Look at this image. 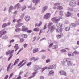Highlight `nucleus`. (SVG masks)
I'll use <instances>...</instances> for the list:
<instances>
[{"mask_svg":"<svg viewBox=\"0 0 79 79\" xmlns=\"http://www.w3.org/2000/svg\"><path fill=\"white\" fill-rule=\"evenodd\" d=\"M14 50H12L11 51V50H9L8 52H6V55H9V53H10V57L8 59V61H10V60H11V58H12V57L13 56V53H14Z\"/></svg>","mask_w":79,"mask_h":79,"instance_id":"nucleus-1","label":"nucleus"},{"mask_svg":"<svg viewBox=\"0 0 79 79\" xmlns=\"http://www.w3.org/2000/svg\"><path fill=\"white\" fill-rule=\"evenodd\" d=\"M69 5L70 6L72 7H74L76 5V1L74 0H72L70 1L69 2Z\"/></svg>","mask_w":79,"mask_h":79,"instance_id":"nucleus-2","label":"nucleus"},{"mask_svg":"<svg viewBox=\"0 0 79 79\" xmlns=\"http://www.w3.org/2000/svg\"><path fill=\"white\" fill-rule=\"evenodd\" d=\"M50 15H51V14L50 13H47L45 15H44V18L45 19H47L48 18H49L50 17Z\"/></svg>","mask_w":79,"mask_h":79,"instance_id":"nucleus-3","label":"nucleus"},{"mask_svg":"<svg viewBox=\"0 0 79 79\" xmlns=\"http://www.w3.org/2000/svg\"><path fill=\"white\" fill-rule=\"evenodd\" d=\"M59 73L62 76H67L66 73L63 70H61L59 72Z\"/></svg>","mask_w":79,"mask_h":79,"instance_id":"nucleus-4","label":"nucleus"},{"mask_svg":"<svg viewBox=\"0 0 79 79\" xmlns=\"http://www.w3.org/2000/svg\"><path fill=\"white\" fill-rule=\"evenodd\" d=\"M29 29H28V28H26L25 27V26H23L22 27V31H23V32H27L28 31Z\"/></svg>","mask_w":79,"mask_h":79,"instance_id":"nucleus-5","label":"nucleus"},{"mask_svg":"<svg viewBox=\"0 0 79 79\" xmlns=\"http://www.w3.org/2000/svg\"><path fill=\"white\" fill-rule=\"evenodd\" d=\"M6 34V31L3 30L0 32V36H2V35H4Z\"/></svg>","mask_w":79,"mask_h":79,"instance_id":"nucleus-6","label":"nucleus"},{"mask_svg":"<svg viewBox=\"0 0 79 79\" xmlns=\"http://www.w3.org/2000/svg\"><path fill=\"white\" fill-rule=\"evenodd\" d=\"M52 21H53V22H54L55 23H57V22H58V21H59L60 20V19H57V18L54 17L52 18Z\"/></svg>","mask_w":79,"mask_h":79,"instance_id":"nucleus-7","label":"nucleus"},{"mask_svg":"<svg viewBox=\"0 0 79 79\" xmlns=\"http://www.w3.org/2000/svg\"><path fill=\"white\" fill-rule=\"evenodd\" d=\"M25 19L26 21L28 22V21H30L31 20V18L30 17V16L28 15H27L25 17Z\"/></svg>","mask_w":79,"mask_h":79,"instance_id":"nucleus-8","label":"nucleus"},{"mask_svg":"<svg viewBox=\"0 0 79 79\" xmlns=\"http://www.w3.org/2000/svg\"><path fill=\"white\" fill-rule=\"evenodd\" d=\"M39 58H35V57H32L30 59V60L31 61H33L34 62H35L36 61H37L38 60H39Z\"/></svg>","mask_w":79,"mask_h":79,"instance_id":"nucleus-9","label":"nucleus"},{"mask_svg":"<svg viewBox=\"0 0 79 79\" xmlns=\"http://www.w3.org/2000/svg\"><path fill=\"white\" fill-rule=\"evenodd\" d=\"M48 8V6H45L44 7H43L42 9V13H44L46 10Z\"/></svg>","mask_w":79,"mask_h":79,"instance_id":"nucleus-10","label":"nucleus"},{"mask_svg":"<svg viewBox=\"0 0 79 79\" xmlns=\"http://www.w3.org/2000/svg\"><path fill=\"white\" fill-rule=\"evenodd\" d=\"M56 31L57 32L60 33V32H62V29L61 28L59 27L56 30Z\"/></svg>","mask_w":79,"mask_h":79,"instance_id":"nucleus-11","label":"nucleus"},{"mask_svg":"<svg viewBox=\"0 0 79 79\" xmlns=\"http://www.w3.org/2000/svg\"><path fill=\"white\" fill-rule=\"evenodd\" d=\"M35 74H36V73L35 72H34L32 73V76L30 77H29L28 78V79H32V78H33L35 76Z\"/></svg>","mask_w":79,"mask_h":79,"instance_id":"nucleus-12","label":"nucleus"},{"mask_svg":"<svg viewBox=\"0 0 79 79\" xmlns=\"http://www.w3.org/2000/svg\"><path fill=\"white\" fill-rule=\"evenodd\" d=\"M42 22L41 21L39 22V24L38 23H35V27H39V26H40L41 25H42Z\"/></svg>","mask_w":79,"mask_h":79,"instance_id":"nucleus-13","label":"nucleus"},{"mask_svg":"<svg viewBox=\"0 0 79 79\" xmlns=\"http://www.w3.org/2000/svg\"><path fill=\"white\" fill-rule=\"evenodd\" d=\"M54 71L53 70H51L49 71L48 73V76H51V75H53L54 74Z\"/></svg>","mask_w":79,"mask_h":79,"instance_id":"nucleus-14","label":"nucleus"},{"mask_svg":"<svg viewBox=\"0 0 79 79\" xmlns=\"http://www.w3.org/2000/svg\"><path fill=\"white\" fill-rule=\"evenodd\" d=\"M39 49L38 48H35L33 49V53H37V52H38Z\"/></svg>","mask_w":79,"mask_h":79,"instance_id":"nucleus-15","label":"nucleus"},{"mask_svg":"<svg viewBox=\"0 0 79 79\" xmlns=\"http://www.w3.org/2000/svg\"><path fill=\"white\" fill-rule=\"evenodd\" d=\"M15 8L16 7H17L18 9H21V6L20 5L19 3L17 4L15 6Z\"/></svg>","mask_w":79,"mask_h":79,"instance_id":"nucleus-16","label":"nucleus"},{"mask_svg":"<svg viewBox=\"0 0 79 79\" xmlns=\"http://www.w3.org/2000/svg\"><path fill=\"white\" fill-rule=\"evenodd\" d=\"M32 1L33 3H34L35 4H37L40 2V0H32Z\"/></svg>","mask_w":79,"mask_h":79,"instance_id":"nucleus-17","label":"nucleus"},{"mask_svg":"<svg viewBox=\"0 0 79 79\" xmlns=\"http://www.w3.org/2000/svg\"><path fill=\"white\" fill-rule=\"evenodd\" d=\"M63 34H59L56 37L57 38V39H59L61 38V37H63Z\"/></svg>","mask_w":79,"mask_h":79,"instance_id":"nucleus-18","label":"nucleus"},{"mask_svg":"<svg viewBox=\"0 0 79 79\" xmlns=\"http://www.w3.org/2000/svg\"><path fill=\"white\" fill-rule=\"evenodd\" d=\"M68 55L69 56H74V55L72 52H69L68 53Z\"/></svg>","mask_w":79,"mask_h":79,"instance_id":"nucleus-19","label":"nucleus"},{"mask_svg":"<svg viewBox=\"0 0 79 79\" xmlns=\"http://www.w3.org/2000/svg\"><path fill=\"white\" fill-rule=\"evenodd\" d=\"M14 48L16 49L15 50V52L17 51V50H18V48H19V47H18V44H16L15 46L14 47Z\"/></svg>","mask_w":79,"mask_h":79,"instance_id":"nucleus-20","label":"nucleus"},{"mask_svg":"<svg viewBox=\"0 0 79 79\" xmlns=\"http://www.w3.org/2000/svg\"><path fill=\"white\" fill-rule=\"evenodd\" d=\"M33 31L34 32H39V28L38 27L35 28L34 29Z\"/></svg>","mask_w":79,"mask_h":79,"instance_id":"nucleus-21","label":"nucleus"},{"mask_svg":"<svg viewBox=\"0 0 79 79\" xmlns=\"http://www.w3.org/2000/svg\"><path fill=\"white\" fill-rule=\"evenodd\" d=\"M12 64L11 63H10L8 65V66L7 67V71H10V66H11V65Z\"/></svg>","mask_w":79,"mask_h":79,"instance_id":"nucleus-22","label":"nucleus"},{"mask_svg":"<svg viewBox=\"0 0 79 79\" xmlns=\"http://www.w3.org/2000/svg\"><path fill=\"white\" fill-rule=\"evenodd\" d=\"M72 64H73L72 63V62L70 61L68 62L67 63V65H68V66H73Z\"/></svg>","mask_w":79,"mask_h":79,"instance_id":"nucleus-23","label":"nucleus"},{"mask_svg":"<svg viewBox=\"0 0 79 79\" xmlns=\"http://www.w3.org/2000/svg\"><path fill=\"white\" fill-rule=\"evenodd\" d=\"M21 36L24 38H27V35L26 34H22L21 35Z\"/></svg>","mask_w":79,"mask_h":79,"instance_id":"nucleus-24","label":"nucleus"},{"mask_svg":"<svg viewBox=\"0 0 79 79\" xmlns=\"http://www.w3.org/2000/svg\"><path fill=\"white\" fill-rule=\"evenodd\" d=\"M40 68L38 66H36L34 69L35 71H37V70H38V69H40Z\"/></svg>","mask_w":79,"mask_h":79,"instance_id":"nucleus-25","label":"nucleus"},{"mask_svg":"<svg viewBox=\"0 0 79 79\" xmlns=\"http://www.w3.org/2000/svg\"><path fill=\"white\" fill-rule=\"evenodd\" d=\"M57 9L58 10H63V8L61 6H57Z\"/></svg>","mask_w":79,"mask_h":79,"instance_id":"nucleus-26","label":"nucleus"},{"mask_svg":"<svg viewBox=\"0 0 79 79\" xmlns=\"http://www.w3.org/2000/svg\"><path fill=\"white\" fill-rule=\"evenodd\" d=\"M19 61V59H18L17 60H16L14 62V65L15 66V65H16L18 63V61Z\"/></svg>","mask_w":79,"mask_h":79,"instance_id":"nucleus-27","label":"nucleus"},{"mask_svg":"<svg viewBox=\"0 0 79 79\" xmlns=\"http://www.w3.org/2000/svg\"><path fill=\"white\" fill-rule=\"evenodd\" d=\"M51 30H55L56 29V27L54 25H53L51 27Z\"/></svg>","mask_w":79,"mask_h":79,"instance_id":"nucleus-28","label":"nucleus"},{"mask_svg":"<svg viewBox=\"0 0 79 79\" xmlns=\"http://www.w3.org/2000/svg\"><path fill=\"white\" fill-rule=\"evenodd\" d=\"M26 8V5H23L22 7V11H23Z\"/></svg>","mask_w":79,"mask_h":79,"instance_id":"nucleus-29","label":"nucleus"},{"mask_svg":"<svg viewBox=\"0 0 79 79\" xmlns=\"http://www.w3.org/2000/svg\"><path fill=\"white\" fill-rule=\"evenodd\" d=\"M65 29L66 31H69L70 30V27H67L65 28Z\"/></svg>","mask_w":79,"mask_h":79,"instance_id":"nucleus-30","label":"nucleus"},{"mask_svg":"<svg viewBox=\"0 0 79 79\" xmlns=\"http://www.w3.org/2000/svg\"><path fill=\"white\" fill-rule=\"evenodd\" d=\"M22 23L18 24L16 25L15 27H20V26H22Z\"/></svg>","mask_w":79,"mask_h":79,"instance_id":"nucleus-31","label":"nucleus"},{"mask_svg":"<svg viewBox=\"0 0 79 79\" xmlns=\"http://www.w3.org/2000/svg\"><path fill=\"white\" fill-rule=\"evenodd\" d=\"M58 48V45H53L52 47L53 49H56V48Z\"/></svg>","mask_w":79,"mask_h":79,"instance_id":"nucleus-32","label":"nucleus"},{"mask_svg":"<svg viewBox=\"0 0 79 79\" xmlns=\"http://www.w3.org/2000/svg\"><path fill=\"white\" fill-rule=\"evenodd\" d=\"M13 6H11L9 8V12H11V10H13Z\"/></svg>","mask_w":79,"mask_h":79,"instance_id":"nucleus-33","label":"nucleus"},{"mask_svg":"<svg viewBox=\"0 0 79 79\" xmlns=\"http://www.w3.org/2000/svg\"><path fill=\"white\" fill-rule=\"evenodd\" d=\"M15 31L17 32H19L21 31V29L20 28H17L15 29Z\"/></svg>","mask_w":79,"mask_h":79,"instance_id":"nucleus-34","label":"nucleus"},{"mask_svg":"<svg viewBox=\"0 0 79 79\" xmlns=\"http://www.w3.org/2000/svg\"><path fill=\"white\" fill-rule=\"evenodd\" d=\"M47 69V67H44L42 69V72H43L44 70H45V69Z\"/></svg>","mask_w":79,"mask_h":79,"instance_id":"nucleus-35","label":"nucleus"},{"mask_svg":"<svg viewBox=\"0 0 79 79\" xmlns=\"http://www.w3.org/2000/svg\"><path fill=\"white\" fill-rule=\"evenodd\" d=\"M23 50V48H21L20 49V50H19L18 51V53L17 54V55H18V54H19V53H20V52L22 51Z\"/></svg>","mask_w":79,"mask_h":79,"instance_id":"nucleus-36","label":"nucleus"},{"mask_svg":"<svg viewBox=\"0 0 79 79\" xmlns=\"http://www.w3.org/2000/svg\"><path fill=\"white\" fill-rule=\"evenodd\" d=\"M24 41V39L23 38H22L20 39V42H21V43H22V42H23Z\"/></svg>","mask_w":79,"mask_h":79,"instance_id":"nucleus-37","label":"nucleus"},{"mask_svg":"<svg viewBox=\"0 0 79 79\" xmlns=\"http://www.w3.org/2000/svg\"><path fill=\"white\" fill-rule=\"evenodd\" d=\"M24 60H23L18 65V66H21L23 63L24 62Z\"/></svg>","mask_w":79,"mask_h":79,"instance_id":"nucleus-38","label":"nucleus"},{"mask_svg":"<svg viewBox=\"0 0 79 79\" xmlns=\"http://www.w3.org/2000/svg\"><path fill=\"white\" fill-rule=\"evenodd\" d=\"M53 24V23L52 22L49 23L48 25V27H49L50 26H52Z\"/></svg>","mask_w":79,"mask_h":79,"instance_id":"nucleus-39","label":"nucleus"},{"mask_svg":"<svg viewBox=\"0 0 79 79\" xmlns=\"http://www.w3.org/2000/svg\"><path fill=\"white\" fill-rule=\"evenodd\" d=\"M47 69H53V66H50L48 67H47Z\"/></svg>","mask_w":79,"mask_h":79,"instance_id":"nucleus-40","label":"nucleus"},{"mask_svg":"<svg viewBox=\"0 0 79 79\" xmlns=\"http://www.w3.org/2000/svg\"><path fill=\"white\" fill-rule=\"evenodd\" d=\"M68 11H73V9L69 7L68 8Z\"/></svg>","mask_w":79,"mask_h":79,"instance_id":"nucleus-41","label":"nucleus"},{"mask_svg":"<svg viewBox=\"0 0 79 79\" xmlns=\"http://www.w3.org/2000/svg\"><path fill=\"white\" fill-rule=\"evenodd\" d=\"M60 52L61 53H63V52H66V50L65 49H63L61 50Z\"/></svg>","mask_w":79,"mask_h":79,"instance_id":"nucleus-42","label":"nucleus"},{"mask_svg":"<svg viewBox=\"0 0 79 79\" xmlns=\"http://www.w3.org/2000/svg\"><path fill=\"white\" fill-rule=\"evenodd\" d=\"M70 60H71V59L69 58H67L66 59V61L67 63L70 61Z\"/></svg>","mask_w":79,"mask_h":79,"instance_id":"nucleus-43","label":"nucleus"},{"mask_svg":"<svg viewBox=\"0 0 79 79\" xmlns=\"http://www.w3.org/2000/svg\"><path fill=\"white\" fill-rule=\"evenodd\" d=\"M71 25H72V26L73 27H75L76 26V24L74 23L72 24Z\"/></svg>","mask_w":79,"mask_h":79,"instance_id":"nucleus-44","label":"nucleus"},{"mask_svg":"<svg viewBox=\"0 0 79 79\" xmlns=\"http://www.w3.org/2000/svg\"><path fill=\"white\" fill-rule=\"evenodd\" d=\"M6 26H7V24L6 23H5L3 25L2 27H6Z\"/></svg>","mask_w":79,"mask_h":79,"instance_id":"nucleus-45","label":"nucleus"},{"mask_svg":"<svg viewBox=\"0 0 79 79\" xmlns=\"http://www.w3.org/2000/svg\"><path fill=\"white\" fill-rule=\"evenodd\" d=\"M31 64L32 62H30L27 64V66H30V65H31Z\"/></svg>","mask_w":79,"mask_h":79,"instance_id":"nucleus-46","label":"nucleus"},{"mask_svg":"<svg viewBox=\"0 0 79 79\" xmlns=\"http://www.w3.org/2000/svg\"><path fill=\"white\" fill-rule=\"evenodd\" d=\"M29 75V73L27 72V73H26L24 75V77H27V76H28Z\"/></svg>","mask_w":79,"mask_h":79,"instance_id":"nucleus-47","label":"nucleus"},{"mask_svg":"<svg viewBox=\"0 0 79 79\" xmlns=\"http://www.w3.org/2000/svg\"><path fill=\"white\" fill-rule=\"evenodd\" d=\"M53 68H56V64H54L53 65H52Z\"/></svg>","mask_w":79,"mask_h":79,"instance_id":"nucleus-48","label":"nucleus"},{"mask_svg":"<svg viewBox=\"0 0 79 79\" xmlns=\"http://www.w3.org/2000/svg\"><path fill=\"white\" fill-rule=\"evenodd\" d=\"M49 62H50V59H48L46 60V63H49Z\"/></svg>","mask_w":79,"mask_h":79,"instance_id":"nucleus-49","label":"nucleus"},{"mask_svg":"<svg viewBox=\"0 0 79 79\" xmlns=\"http://www.w3.org/2000/svg\"><path fill=\"white\" fill-rule=\"evenodd\" d=\"M60 5V3H56L55 4H54V6H56L58 5Z\"/></svg>","mask_w":79,"mask_h":79,"instance_id":"nucleus-50","label":"nucleus"},{"mask_svg":"<svg viewBox=\"0 0 79 79\" xmlns=\"http://www.w3.org/2000/svg\"><path fill=\"white\" fill-rule=\"evenodd\" d=\"M53 45V43H52L49 45V47H52Z\"/></svg>","mask_w":79,"mask_h":79,"instance_id":"nucleus-51","label":"nucleus"},{"mask_svg":"<svg viewBox=\"0 0 79 79\" xmlns=\"http://www.w3.org/2000/svg\"><path fill=\"white\" fill-rule=\"evenodd\" d=\"M73 53H74L75 54H79V52H77V51H75Z\"/></svg>","mask_w":79,"mask_h":79,"instance_id":"nucleus-52","label":"nucleus"},{"mask_svg":"<svg viewBox=\"0 0 79 79\" xmlns=\"http://www.w3.org/2000/svg\"><path fill=\"white\" fill-rule=\"evenodd\" d=\"M32 30H27V33H31L32 32Z\"/></svg>","mask_w":79,"mask_h":79,"instance_id":"nucleus-53","label":"nucleus"},{"mask_svg":"<svg viewBox=\"0 0 79 79\" xmlns=\"http://www.w3.org/2000/svg\"><path fill=\"white\" fill-rule=\"evenodd\" d=\"M15 42V40H12L10 41V44H11L12 42Z\"/></svg>","mask_w":79,"mask_h":79,"instance_id":"nucleus-54","label":"nucleus"},{"mask_svg":"<svg viewBox=\"0 0 79 79\" xmlns=\"http://www.w3.org/2000/svg\"><path fill=\"white\" fill-rule=\"evenodd\" d=\"M47 28V24H45L43 28V30H44Z\"/></svg>","mask_w":79,"mask_h":79,"instance_id":"nucleus-55","label":"nucleus"},{"mask_svg":"<svg viewBox=\"0 0 79 79\" xmlns=\"http://www.w3.org/2000/svg\"><path fill=\"white\" fill-rule=\"evenodd\" d=\"M13 76V73H11V74H10V77H9V78H11V77H12V76Z\"/></svg>","mask_w":79,"mask_h":79,"instance_id":"nucleus-56","label":"nucleus"},{"mask_svg":"<svg viewBox=\"0 0 79 79\" xmlns=\"http://www.w3.org/2000/svg\"><path fill=\"white\" fill-rule=\"evenodd\" d=\"M26 62H25L19 68H20L21 67H22V66H24V65H25V64H26Z\"/></svg>","mask_w":79,"mask_h":79,"instance_id":"nucleus-57","label":"nucleus"},{"mask_svg":"<svg viewBox=\"0 0 79 79\" xmlns=\"http://www.w3.org/2000/svg\"><path fill=\"white\" fill-rule=\"evenodd\" d=\"M28 45V44H26V43H25V44H24L23 46L25 48L26 47H27V46Z\"/></svg>","mask_w":79,"mask_h":79,"instance_id":"nucleus-58","label":"nucleus"},{"mask_svg":"<svg viewBox=\"0 0 79 79\" xmlns=\"http://www.w3.org/2000/svg\"><path fill=\"white\" fill-rule=\"evenodd\" d=\"M66 59H64L63 60V63H66Z\"/></svg>","mask_w":79,"mask_h":79,"instance_id":"nucleus-59","label":"nucleus"},{"mask_svg":"<svg viewBox=\"0 0 79 79\" xmlns=\"http://www.w3.org/2000/svg\"><path fill=\"white\" fill-rule=\"evenodd\" d=\"M66 17H69V16H71V15L67 14L66 15Z\"/></svg>","mask_w":79,"mask_h":79,"instance_id":"nucleus-60","label":"nucleus"},{"mask_svg":"<svg viewBox=\"0 0 79 79\" xmlns=\"http://www.w3.org/2000/svg\"><path fill=\"white\" fill-rule=\"evenodd\" d=\"M17 13H18V12L17 11H15L13 13L14 15H16V14H17Z\"/></svg>","mask_w":79,"mask_h":79,"instance_id":"nucleus-61","label":"nucleus"},{"mask_svg":"<svg viewBox=\"0 0 79 79\" xmlns=\"http://www.w3.org/2000/svg\"><path fill=\"white\" fill-rule=\"evenodd\" d=\"M42 33V30H40V31L39 35H40V34Z\"/></svg>","mask_w":79,"mask_h":79,"instance_id":"nucleus-62","label":"nucleus"},{"mask_svg":"<svg viewBox=\"0 0 79 79\" xmlns=\"http://www.w3.org/2000/svg\"><path fill=\"white\" fill-rule=\"evenodd\" d=\"M21 19H19L17 20V23H19V22H21Z\"/></svg>","mask_w":79,"mask_h":79,"instance_id":"nucleus-63","label":"nucleus"},{"mask_svg":"<svg viewBox=\"0 0 79 79\" xmlns=\"http://www.w3.org/2000/svg\"><path fill=\"white\" fill-rule=\"evenodd\" d=\"M9 76L8 75H6L4 79H8V77Z\"/></svg>","mask_w":79,"mask_h":79,"instance_id":"nucleus-64","label":"nucleus"}]
</instances>
